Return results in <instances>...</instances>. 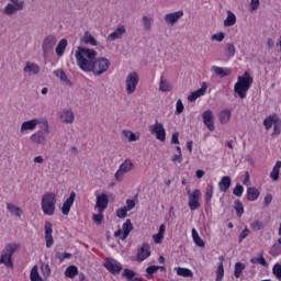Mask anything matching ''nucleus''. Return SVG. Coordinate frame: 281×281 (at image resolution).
<instances>
[{"instance_id": "8", "label": "nucleus", "mask_w": 281, "mask_h": 281, "mask_svg": "<svg viewBox=\"0 0 281 281\" xmlns=\"http://www.w3.org/2000/svg\"><path fill=\"white\" fill-rule=\"evenodd\" d=\"M133 168H135V164H133L131 159H125L114 173L115 180L123 181L124 175H128V172L133 171Z\"/></svg>"}, {"instance_id": "37", "label": "nucleus", "mask_w": 281, "mask_h": 281, "mask_svg": "<svg viewBox=\"0 0 281 281\" xmlns=\"http://www.w3.org/2000/svg\"><path fill=\"white\" fill-rule=\"evenodd\" d=\"M280 169H281V161L278 160L270 172V178L272 181H278L280 179Z\"/></svg>"}, {"instance_id": "27", "label": "nucleus", "mask_w": 281, "mask_h": 281, "mask_svg": "<svg viewBox=\"0 0 281 281\" xmlns=\"http://www.w3.org/2000/svg\"><path fill=\"white\" fill-rule=\"evenodd\" d=\"M155 23V19L150 14H146L142 16V25L144 32H153V25Z\"/></svg>"}, {"instance_id": "49", "label": "nucleus", "mask_w": 281, "mask_h": 281, "mask_svg": "<svg viewBox=\"0 0 281 281\" xmlns=\"http://www.w3.org/2000/svg\"><path fill=\"white\" fill-rule=\"evenodd\" d=\"M234 207L237 216H243V214H245V206L243 205V202L236 201L234 203Z\"/></svg>"}, {"instance_id": "21", "label": "nucleus", "mask_w": 281, "mask_h": 281, "mask_svg": "<svg viewBox=\"0 0 281 281\" xmlns=\"http://www.w3.org/2000/svg\"><path fill=\"white\" fill-rule=\"evenodd\" d=\"M23 71L26 76H38L41 74V66L34 61H26Z\"/></svg>"}, {"instance_id": "17", "label": "nucleus", "mask_w": 281, "mask_h": 281, "mask_svg": "<svg viewBox=\"0 0 281 281\" xmlns=\"http://www.w3.org/2000/svg\"><path fill=\"white\" fill-rule=\"evenodd\" d=\"M54 225L52 222H45L44 229H45V241L46 247L49 249L54 245V236L52 235L54 232Z\"/></svg>"}, {"instance_id": "52", "label": "nucleus", "mask_w": 281, "mask_h": 281, "mask_svg": "<svg viewBox=\"0 0 281 281\" xmlns=\"http://www.w3.org/2000/svg\"><path fill=\"white\" fill-rule=\"evenodd\" d=\"M250 227L254 232H260V229L265 228V224L260 220H256L251 222Z\"/></svg>"}, {"instance_id": "4", "label": "nucleus", "mask_w": 281, "mask_h": 281, "mask_svg": "<svg viewBox=\"0 0 281 281\" xmlns=\"http://www.w3.org/2000/svg\"><path fill=\"white\" fill-rule=\"evenodd\" d=\"M52 128L49 127V121L45 117H42V125L38 131H35L30 136V142L32 144H37L38 146H45L47 144V137H49Z\"/></svg>"}, {"instance_id": "57", "label": "nucleus", "mask_w": 281, "mask_h": 281, "mask_svg": "<svg viewBox=\"0 0 281 281\" xmlns=\"http://www.w3.org/2000/svg\"><path fill=\"white\" fill-rule=\"evenodd\" d=\"M272 273L277 278V280L281 281V265L276 263L272 268Z\"/></svg>"}, {"instance_id": "15", "label": "nucleus", "mask_w": 281, "mask_h": 281, "mask_svg": "<svg viewBox=\"0 0 281 281\" xmlns=\"http://www.w3.org/2000/svg\"><path fill=\"white\" fill-rule=\"evenodd\" d=\"M59 120L63 124H74L76 122V115L74 114V110L64 109L59 112Z\"/></svg>"}, {"instance_id": "50", "label": "nucleus", "mask_w": 281, "mask_h": 281, "mask_svg": "<svg viewBox=\"0 0 281 281\" xmlns=\"http://www.w3.org/2000/svg\"><path fill=\"white\" fill-rule=\"evenodd\" d=\"M226 55L228 58H234V56H236V46H234V44H226Z\"/></svg>"}, {"instance_id": "18", "label": "nucleus", "mask_w": 281, "mask_h": 281, "mask_svg": "<svg viewBox=\"0 0 281 281\" xmlns=\"http://www.w3.org/2000/svg\"><path fill=\"white\" fill-rule=\"evenodd\" d=\"M126 34V26L123 24H119L116 29L108 35V41H120V38H124V35Z\"/></svg>"}, {"instance_id": "48", "label": "nucleus", "mask_w": 281, "mask_h": 281, "mask_svg": "<svg viewBox=\"0 0 281 281\" xmlns=\"http://www.w3.org/2000/svg\"><path fill=\"white\" fill-rule=\"evenodd\" d=\"M243 271H245V263L236 262L235 270H234L235 278H240V276H243Z\"/></svg>"}, {"instance_id": "12", "label": "nucleus", "mask_w": 281, "mask_h": 281, "mask_svg": "<svg viewBox=\"0 0 281 281\" xmlns=\"http://www.w3.org/2000/svg\"><path fill=\"white\" fill-rule=\"evenodd\" d=\"M133 232V223L131 220H126L122 225V229H117L114 233L115 238H121V240H126L131 233Z\"/></svg>"}, {"instance_id": "6", "label": "nucleus", "mask_w": 281, "mask_h": 281, "mask_svg": "<svg viewBox=\"0 0 281 281\" xmlns=\"http://www.w3.org/2000/svg\"><path fill=\"white\" fill-rule=\"evenodd\" d=\"M139 85V74L137 71H131L125 77V93L133 95L137 91Z\"/></svg>"}, {"instance_id": "62", "label": "nucleus", "mask_w": 281, "mask_h": 281, "mask_svg": "<svg viewBox=\"0 0 281 281\" xmlns=\"http://www.w3.org/2000/svg\"><path fill=\"white\" fill-rule=\"evenodd\" d=\"M243 192H245V188L241 184H237L233 190L235 196H243Z\"/></svg>"}, {"instance_id": "20", "label": "nucleus", "mask_w": 281, "mask_h": 281, "mask_svg": "<svg viewBox=\"0 0 281 281\" xmlns=\"http://www.w3.org/2000/svg\"><path fill=\"white\" fill-rule=\"evenodd\" d=\"M76 201V192H70L69 198L63 203L61 214L64 216H69V212H71V207H74V203Z\"/></svg>"}, {"instance_id": "19", "label": "nucleus", "mask_w": 281, "mask_h": 281, "mask_svg": "<svg viewBox=\"0 0 281 281\" xmlns=\"http://www.w3.org/2000/svg\"><path fill=\"white\" fill-rule=\"evenodd\" d=\"M173 89L175 87L168 80V78L161 75L158 83V91H160V93H170V91H172Z\"/></svg>"}, {"instance_id": "39", "label": "nucleus", "mask_w": 281, "mask_h": 281, "mask_svg": "<svg viewBox=\"0 0 281 281\" xmlns=\"http://www.w3.org/2000/svg\"><path fill=\"white\" fill-rule=\"evenodd\" d=\"M65 49H67V40L63 38L57 44L55 52H56L57 56L61 57L65 54Z\"/></svg>"}, {"instance_id": "31", "label": "nucleus", "mask_w": 281, "mask_h": 281, "mask_svg": "<svg viewBox=\"0 0 281 281\" xmlns=\"http://www.w3.org/2000/svg\"><path fill=\"white\" fill-rule=\"evenodd\" d=\"M7 210L12 216H16V218H21L23 216V210L16 206V204L7 203Z\"/></svg>"}, {"instance_id": "40", "label": "nucleus", "mask_w": 281, "mask_h": 281, "mask_svg": "<svg viewBox=\"0 0 281 281\" xmlns=\"http://www.w3.org/2000/svg\"><path fill=\"white\" fill-rule=\"evenodd\" d=\"M191 234H192L193 243H194L198 247H205V241H203V239L201 238V236H199V232H196V228H192Z\"/></svg>"}, {"instance_id": "28", "label": "nucleus", "mask_w": 281, "mask_h": 281, "mask_svg": "<svg viewBox=\"0 0 281 281\" xmlns=\"http://www.w3.org/2000/svg\"><path fill=\"white\" fill-rule=\"evenodd\" d=\"M81 43H83V45H90L91 47H98V40H95V37L89 31L83 33Z\"/></svg>"}, {"instance_id": "41", "label": "nucleus", "mask_w": 281, "mask_h": 281, "mask_svg": "<svg viewBox=\"0 0 281 281\" xmlns=\"http://www.w3.org/2000/svg\"><path fill=\"white\" fill-rule=\"evenodd\" d=\"M30 280H31V281H44V280H43V277H41V273L38 272V266H34V267L31 269V272H30Z\"/></svg>"}, {"instance_id": "1", "label": "nucleus", "mask_w": 281, "mask_h": 281, "mask_svg": "<svg viewBox=\"0 0 281 281\" xmlns=\"http://www.w3.org/2000/svg\"><path fill=\"white\" fill-rule=\"evenodd\" d=\"M75 58L79 69L85 71V74H89L91 65H93V61L98 58V52L92 48L79 46L75 52Z\"/></svg>"}, {"instance_id": "23", "label": "nucleus", "mask_w": 281, "mask_h": 281, "mask_svg": "<svg viewBox=\"0 0 281 281\" xmlns=\"http://www.w3.org/2000/svg\"><path fill=\"white\" fill-rule=\"evenodd\" d=\"M202 120L206 128L214 131V112L206 110L202 113Z\"/></svg>"}, {"instance_id": "56", "label": "nucleus", "mask_w": 281, "mask_h": 281, "mask_svg": "<svg viewBox=\"0 0 281 281\" xmlns=\"http://www.w3.org/2000/svg\"><path fill=\"white\" fill-rule=\"evenodd\" d=\"M272 126H273L272 137H278V135H280L281 133V120L279 119V121H277L276 124H273Z\"/></svg>"}, {"instance_id": "47", "label": "nucleus", "mask_w": 281, "mask_h": 281, "mask_svg": "<svg viewBox=\"0 0 281 281\" xmlns=\"http://www.w3.org/2000/svg\"><path fill=\"white\" fill-rule=\"evenodd\" d=\"M177 153L172 156L173 164H181L183 161V154H181V147H176Z\"/></svg>"}, {"instance_id": "64", "label": "nucleus", "mask_w": 281, "mask_h": 281, "mask_svg": "<svg viewBox=\"0 0 281 281\" xmlns=\"http://www.w3.org/2000/svg\"><path fill=\"white\" fill-rule=\"evenodd\" d=\"M249 234H251V232L249 231V228H245L240 234H239V243H241V240H245V238H247V236H249Z\"/></svg>"}, {"instance_id": "33", "label": "nucleus", "mask_w": 281, "mask_h": 281, "mask_svg": "<svg viewBox=\"0 0 281 281\" xmlns=\"http://www.w3.org/2000/svg\"><path fill=\"white\" fill-rule=\"evenodd\" d=\"M246 196L248 201H257L258 196H260V190L256 187H248Z\"/></svg>"}, {"instance_id": "9", "label": "nucleus", "mask_w": 281, "mask_h": 281, "mask_svg": "<svg viewBox=\"0 0 281 281\" xmlns=\"http://www.w3.org/2000/svg\"><path fill=\"white\" fill-rule=\"evenodd\" d=\"M56 43H58V40L54 35H48L44 38L42 44V52L44 58H47L54 52V47H56Z\"/></svg>"}, {"instance_id": "14", "label": "nucleus", "mask_w": 281, "mask_h": 281, "mask_svg": "<svg viewBox=\"0 0 281 281\" xmlns=\"http://www.w3.org/2000/svg\"><path fill=\"white\" fill-rule=\"evenodd\" d=\"M106 207H109V195L106 193L95 192L94 210L98 212H105Z\"/></svg>"}, {"instance_id": "38", "label": "nucleus", "mask_w": 281, "mask_h": 281, "mask_svg": "<svg viewBox=\"0 0 281 281\" xmlns=\"http://www.w3.org/2000/svg\"><path fill=\"white\" fill-rule=\"evenodd\" d=\"M234 25H236V14H234L232 11H227V16L224 20V26L232 27Z\"/></svg>"}, {"instance_id": "11", "label": "nucleus", "mask_w": 281, "mask_h": 281, "mask_svg": "<svg viewBox=\"0 0 281 281\" xmlns=\"http://www.w3.org/2000/svg\"><path fill=\"white\" fill-rule=\"evenodd\" d=\"M149 132L151 135H155L158 142H166V128L164 127V123H159L156 121L150 127Z\"/></svg>"}, {"instance_id": "34", "label": "nucleus", "mask_w": 281, "mask_h": 281, "mask_svg": "<svg viewBox=\"0 0 281 281\" xmlns=\"http://www.w3.org/2000/svg\"><path fill=\"white\" fill-rule=\"evenodd\" d=\"M218 120L221 124H228L229 120H232V110L226 109L218 113Z\"/></svg>"}, {"instance_id": "25", "label": "nucleus", "mask_w": 281, "mask_h": 281, "mask_svg": "<svg viewBox=\"0 0 281 281\" xmlns=\"http://www.w3.org/2000/svg\"><path fill=\"white\" fill-rule=\"evenodd\" d=\"M211 71L214 76H220V78H227V76H232V68L228 67L212 66Z\"/></svg>"}, {"instance_id": "59", "label": "nucleus", "mask_w": 281, "mask_h": 281, "mask_svg": "<svg viewBox=\"0 0 281 281\" xmlns=\"http://www.w3.org/2000/svg\"><path fill=\"white\" fill-rule=\"evenodd\" d=\"M211 41H216V43H223V41H225V33L220 32V33L213 34L211 36Z\"/></svg>"}, {"instance_id": "24", "label": "nucleus", "mask_w": 281, "mask_h": 281, "mask_svg": "<svg viewBox=\"0 0 281 281\" xmlns=\"http://www.w3.org/2000/svg\"><path fill=\"white\" fill-rule=\"evenodd\" d=\"M104 267L110 271V273H120V271H122V263L115 259H108L104 262Z\"/></svg>"}, {"instance_id": "54", "label": "nucleus", "mask_w": 281, "mask_h": 281, "mask_svg": "<svg viewBox=\"0 0 281 281\" xmlns=\"http://www.w3.org/2000/svg\"><path fill=\"white\" fill-rule=\"evenodd\" d=\"M186 109V105H183V101L181 99H178L176 102V115H181Z\"/></svg>"}, {"instance_id": "30", "label": "nucleus", "mask_w": 281, "mask_h": 281, "mask_svg": "<svg viewBox=\"0 0 281 281\" xmlns=\"http://www.w3.org/2000/svg\"><path fill=\"white\" fill-rule=\"evenodd\" d=\"M220 192H227L232 188V178L224 176L218 182Z\"/></svg>"}, {"instance_id": "2", "label": "nucleus", "mask_w": 281, "mask_h": 281, "mask_svg": "<svg viewBox=\"0 0 281 281\" xmlns=\"http://www.w3.org/2000/svg\"><path fill=\"white\" fill-rule=\"evenodd\" d=\"M251 85H254V77L249 71H245L243 76L237 77V81L234 86V92L240 98V100H245L247 98V91L251 89Z\"/></svg>"}, {"instance_id": "43", "label": "nucleus", "mask_w": 281, "mask_h": 281, "mask_svg": "<svg viewBox=\"0 0 281 281\" xmlns=\"http://www.w3.org/2000/svg\"><path fill=\"white\" fill-rule=\"evenodd\" d=\"M65 276H66V278H70L71 280H74V278H76V276H78V267L69 266L65 270Z\"/></svg>"}, {"instance_id": "61", "label": "nucleus", "mask_w": 281, "mask_h": 281, "mask_svg": "<svg viewBox=\"0 0 281 281\" xmlns=\"http://www.w3.org/2000/svg\"><path fill=\"white\" fill-rule=\"evenodd\" d=\"M122 276H123V278L131 280V279L135 278V271H133L131 269H124L122 272Z\"/></svg>"}, {"instance_id": "60", "label": "nucleus", "mask_w": 281, "mask_h": 281, "mask_svg": "<svg viewBox=\"0 0 281 281\" xmlns=\"http://www.w3.org/2000/svg\"><path fill=\"white\" fill-rule=\"evenodd\" d=\"M146 273H147V279L151 280L153 276L157 273V266H149L148 268H146Z\"/></svg>"}, {"instance_id": "29", "label": "nucleus", "mask_w": 281, "mask_h": 281, "mask_svg": "<svg viewBox=\"0 0 281 281\" xmlns=\"http://www.w3.org/2000/svg\"><path fill=\"white\" fill-rule=\"evenodd\" d=\"M122 136L127 139V142L133 143V142H139L142 134L139 132L134 133L131 130H123L122 131Z\"/></svg>"}, {"instance_id": "35", "label": "nucleus", "mask_w": 281, "mask_h": 281, "mask_svg": "<svg viewBox=\"0 0 281 281\" xmlns=\"http://www.w3.org/2000/svg\"><path fill=\"white\" fill-rule=\"evenodd\" d=\"M0 265H5V267H12V255L7 252L5 249H3L1 252Z\"/></svg>"}, {"instance_id": "58", "label": "nucleus", "mask_w": 281, "mask_h": 281, "mask_svg": "<svg viewBox=\"0 0 281 281\" xmlns=\"http://www.w3.org/2000/svg\"><path fill=\"white\" fill-rule=\"evenodd\" d=\"M117 218H126L128 216V209L123 206L116 211Z\"/></svg>"}, {"instance_id": "32", "label": "nucleus", "mask_w": 281, "mask_h": 281, "mask_svg": "<svg viewBox=\"0 0 281 281\" xmlns=\"http://www.w3.org/2000/svg\"><path fill=\"white\" fill-rule=\"evenodd\" d=\"M280 121V117H278V115L276 114H271L269 115L267 119H265L263 121V126L266 128V131H270L272 128V126Z\"/></svg>"}, {"instance_id": "7", "label": "nucleus", "mask_w": 281, "mask_h": 281, "mask_svg": "<svg viewBox=\"0 0 281 281\" xmlns=\"http://www.w3.org/2000/svg\"><path fill=\"white\" fill-rule=\"evenodd\" d=\"M43 125V119H32L24 121L20 126V135H27V133H33L36 127Z\"/></svg>"}, {"instance_id": "42", "label": "nucleus", "mask_w": 281, "mask_h": 281, "mask_svg": "<svg viewBox=\"0 0 281 281\" xmlns=\"http://www.w3.org/2000/svg\"><path fill=\"white\" fill-rule=\"evenodd\" d=\"M54 76H56V78H59L60 82H64L65 85H69V78H67V74H65V70L63 69L54 70Z\"/></svg>"}, {"instance_id": "51", "label": "nucleus", "mask_w": 281, "mask_h": 281, "mask_svg": "<svg viewBox=\"0 0 281 281\" xmlns=\"http://www.w3.org/2000/svg\"><path fill=\"white\" fill-rule=\"evenodd\" d=\"M92 221L95 223V225H102V223H104V212H98V214H93Z\"/></svg>"}, {"instance_id": "45", "label": "nucleus", "mask_w": 281, "mask_h": 281, "mask_svg": "<svg viewBox=\"0 0 281 281\" xmlns=\"http://www.w3.org/2000/svg\"><path fill=\"white\" fill-rule=\"evenodd\" d=\"M251 265H260L261 267H266V269L269 267V263L267 262V259H265L263 256L260 257H254L250 259Z\"/></svg>"}, {"instance_id": "5", "label": "nucleus", "mask_w": 281, "mask_h": 281, "mask_svg": "<svg viewBox=\"0 0 281 281\" xmlns=\"http://www.w3.org/2000/svg\"><path fill=\"white\" fill-rule=\"evenodd\" d=\"M111 67V60L106 57H97L92 65L90 66L88 74H92L95 77L104 76L109 68Z\"/></svg>"}, {"instance_id": "46", "label": "nucleus", "mask_w": 281, "mask_h": 281, "mask_svg": "<svg viewBox=\"0 0 281 281\" xmlns=\"http://www.w3.org/2000/svg\"><path fill=\"white\" fill-rule=\"evenodd\" d=\"M41 273H42L43 278L45 280H47L49 278V276H52V269L49 268V265L42 263L41 265Z\"/></svg>"}, {"instance_id": "16", "label": "nucleus", "mask_w": 281, "mask_h": 281, "mask_svg": "<svg viewBox=\"0 0 281 281\" xmlns=\"http://www.w3.org/2000/svg\"><path fill=\"white\" fill-rule=\"evenodd\" d=\"M150 258V245L143 244L137 251L136 260L137 262H144V260H148Z\"/></svg>"}, {"instance_id": "22", "label": "nucleus", "mask_w": 281, "mask_h": 281, "mask_svg": "<svg viewBox=\"0 0 281 281\" xmlns=\"http://www.w3.org/2000/svg\"><path fill=\"white\" fill-rule=\"evenodd\" d=\"M206 91H207V83L202 82L201 88H199L198 90H195L189 94L188 102H196V100H199V98H202V95H205Z\"/></svg>"}, {"instance_id": "63", "label": "nucleus", "mask_w": 281, "mask_h": 281, "mask_svg": "<svg viewBox=\"0 0 281 281\" xmlns=\"http://www.w3.org/2000/svg\"><path fill=\"white\" fill-rule=\"evenodd\" d=\"M125 207L127 209V212H131V210H134L135 209V200L127 199Z\"/></svg>"}, {"instance_id": "26", "label": "nucleus", "mask_w": 281, "mask_h": 281, "mask_svg": "<svg viewBox=\"0 0 281 281\" xmlns=\"http://www.w3.org/2000/svg\"><path fill=\"white\" fill-rule=\"evenodd\" d=\"M181 16H183V11H176V12L166 14L164 20H165V23H167V25L172 26L179 21V19H181Z\"/></svg>"}, {"instance_id": "3", "label": "nucleus", "mask_w": 281, "mask_h": 281, "mask_svg": "<svg viewBox=\"0 0 281 281\" xmlns=\"http://www.w3.org/2000/svg\"><path fill=\"white\" fill-rule=\"evenodd\" d=\"M57 203L58 194L52 191L45 192L41 198V210L44 216H54Z\"/></svg>"}, {"instance_id": "55", "label": "nucleus", "mask_w": 281, "mask_h": 281, "mask_svg": "<svg viewBox=\"0 0 281 281\" xmlns=\"http://www.w3.org/2000/svg\"><path fill=\"white\" fill-rule=\"evenodd\" d=\"M212 196H214V186L209 184L206 187L205 201H212Z\"/></svg>"}, {"instance_id": "44", "label": "nucleus", "mask_w": 281, "mask_h": 281, "mask_svg": "<svg viewBox=\"0 0 281 281\" xmlns=\"http://www.w3.org/2000/svg\"><path fill=\"white\" fill-rule=\"evenodd\" d=\"M19 249H21V245H19L18 243L8 244L4 247L5 252L11 255V256L14 255V251H19Z\"/></svg>"}, {"instance_id": "13", "label": "nucleus", "mask_w": 281, "mask_h": 281, "mask_svg": "<svg viewBox=\"0 0 281 281\" xmlns=\"http://www.w3.org/2000/svg\"><path fill=\"white\" fill-rule=\"evenodd\" d=\"M189 194V209L194 212V210H199L201 207V190L195 189L192 192H188Z\"/></svg>"}, {"instance_id": "53", "label": "nucleus", "mask_w": 281, "mask_h": 281, "mask_svg": "<svg viewBox=\"0 0 281 281\" xmlns=\"http://www.w3.org/2000/svg\"><path fill=\"white\" fill-rule=\"evenodd\" d=\"M225 276V268L223 267V262H221L216 269V281L223 280V277Z\"/></svg>"}, {"instance_id": "36", "label": "nucleus", "mask_w": 281, "mask_h": 281, "mask_svg": "<svg viewBox=\"0 0 281 281\" xmlns=\"http://www.w3.org/2000/svg\"><path fill=\"white\" fill-rule=\"evenodd\" d=\"M173 271H176L177 276H180L181 278H192L194 276L192 270L188 268L176 267Z\"/></svg>"}, {"instance_id": "10", "label": "nucleus", "mask_w": 281, "mask_h": 281, "mask_svg": "<svg viewBox=\"0 0 281 281\" xmlns=\"http://www.w3.org/2000/svg\"><path fill=\"white\" fill-rule=\"evenodd\" d=\"M24 5L25 3L23 1L10 0L3 9V13L7 14V16H12L15 12L23 10Z\"/></svg>"}]
</instances>
